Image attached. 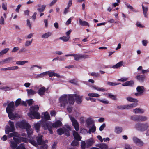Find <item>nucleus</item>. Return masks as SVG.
<instances>
[{
    "label": "nucleus",
    "instance_id": "1",
    "mask_svg": "<svg viewBox=\"0 0 149 149\" xmlns=\"http://www.w3.org/2000/svg\"><path fill=\"white\" fill-rule=\"evenodd\" d=\"M74 95H69L68 101V95H63L59 98L61 107H64L66 106L68 104V102L70 105H73L74 102Z\"/></svg>",
    "mask_w": 149,
    "mask_h": 149
},
{
    "label": "nucleus",
    "instance_id": "2",
    "mask_svg": "<svg viewBox=\"0 0 149 149\" xmlns=\"http://www.w3.org/2000/svg\"><path fill=\"white\" fill-rule=\"evenodd\" d=\"M61 122L60 121H56L54 123H52L51 122L45 121L43 122L42 124V127L45 130L48 129L51 134L53 133L52 130V127L57 128L61 125Z\"/></svg>",
    "mask_w": 149,
    "mask_h": 149
},
{
    "label": "nucleus",
    "instance_id": "3",
    "mask_svg": "<svg viewBox=\"0 0 149 149\" xmlns=\"http://www.w3.org/2000/svg\"><path fill=\"white\" fill-rule=\"evenodd\" d=\"M39 109V107L38 105L31 107L30 112L28 114V116L32 119H40V114L36 111L38 110Z\"/></svg>",
    "mask_w": 149,
    "mask_h": 149
},
{
    "label": "nucleus",
    "instance_id": "4",
    "mask_svg": "<svg viewBox=\"0 0 149 149\" xmlns=\"http://www.w3.org/2000/svg\"><path fill=\"white\" fill-rule=\"evenodd\" d=\"M14 140L17 143H19L21 142L27 143L29 142L33 145L36 146L37 143L36 141L33 140H28L26 138L19 136V137H13Z\"/></svg>",
    "mask_w": 149,
    "mask_h": 149
},
{
    "label": "nucleus",
    "instance_id": "5",
    "mask_svg": "<svg viewBox=\"0 0 149 149\" xmlns=\"http://www.w3.org/2000/svg\"><path fill=\"white\" fill-rule=\"evenodd\" d=\"M8 123L10 126H7L6 127L5 132L6 134H8L10 132H13L15 131V130L14 123L9 120Z\"/></svg>",
    "mask_w": 149,
    "mask_h": 149
},
{
    "label": "nucleus",
    "instance_id": "6",
    "mask_svg": "<svg viewBox=\"0 0 149 149\" xmlns=\"http://www.w3.org/2000/svg\"><path fill=\"white\" fill-rule=\"evenodd\" d=\"M15 125L17 128L18 127L21 129H26L29 125L25 121L22 120L17 122Z\"/></svg>",
    "mask_w": 149,
    "mask_h": 149
},
{
    "label": "nucleus",
    "instance_id": "7",
    "mask_svg": "<svg viewBox=\"0 0 149 149\" xmlns=\"http://www.w3.org/2000/svg\"><path fill=\"white\" fill-rule=\"evenodd\" d=\"M14 109V104L13 102L9 103L6 108V112L9 111H13Z\"/></svg>",
    "mask_w": 149,
    "mask_h": 149
},
{
    "label": "nucleus",
    "instance_id": "8",
    "mask_svg": "<svg viewBox=\"0 0 149 149\" xmlns=\"http://www.w3.org/2000/svg\"><path fill=\"white\" fill-rule=\"evenodd\" d=\"M82 97V96H80L78 94H75V102L77 104H81L83 101Z\"/></svg>",
    "mask_w": 149,
    "mask_h": 149
},
{
    "label": "nucleus",
    "instance_id": "9",
    "mask_svg": "<svg viewBox=\"0 0 149 149\" xmlns=\"http://www.w3.org/2000/svg\"><path fill=\"white\" fill-rule=\"evenodd\" d=\"M133 140L134 143L139 146H142L143 144V142L141 141L136 137H133Z\"/></svg>",
    "mask_w": 149,
    "mask_h": 149
},
{
    "label": "nucleus",
    "instance_id": "10",
    "mask_svg": "<svg viewBox=\"0 0 149 149\" xmlns=\"http://www.w3.org/2000/svg\"><path fill=\"white\" fill-rule=\"evenodd\" d=\"M42 137L43 136L40 134H38L36 137V140L37 142H36L37 144L39 145H41L42 142Z\"/></svg>",
    "mask_w": 149,
    "mask_h": 149
},
{
    "label": "nucleus",
    "instance_id": "11",
    "mask_svg": "<svg viewBox=\"0 0 149 149\" xmlns=\"http://www.w3.org/2000/svg\"><path fill=\"white\" fill-rule=\"evenodd\" d=\"M26 129L27 132L28 137L29 138H30L31 137V135L33 134V129L31 128V126L30 125H29L28 126V127H27Z\"/></svg>",
    "mask_w": 149,
    "mask_h": 149
},
{
    "label": "nucleus",
    "instance_id": "12",
    "mask_svg": "<svg viewBox=\"0 0 149 149\" xmlns=\"http://www.w3.org/2000/svg\"><path fill=\"white\" fill-rule=\"evenodd\" d=\"M46 121V120H43L42 121H39L38 123L34 125V127L36 130L37 132H38L40 127L41 124L42 125L43 122Z\"/></svg>",
    "mask_w": 149,
    "mask_h": 149
},
{
    "label": "nucleus",
    "instance_id": "13",
    "mask_svg": "<svg viewBox=\"0 0 149 149\" xmlns=\"http://www.w3.org/2000/svg\"><path fill=\"white\" fill-rule=\"evenodd\" d=\"M88 56L87 55H81L79 54L75 55V60H78L82 58L86 59L88 58Z\"/></svg>",
    "mask_w": 149,
    "mask_h": 149
},
{
    "label": "nucleus",
    "instance_id": "14",
    "mask_svg": "<svg viewBox=\"0 0 149 149\" xmlns=\"http://www.w3.org/2000/svg\"><path fill=\"white\" fill-rule=\"evenodd\" d=\"M13 58L11 57H8L0 61V64H4L6 63H9L13 59Z\"/></svg>",
    "mask_w": 149,
    "mask_h": 149
},
{
    "label": "nucleus",
    "instance_id": "15",
    "mask_svg": "<svg viewBox=\"0 0 149 149\" xmlns=\"http://www.w3.org/2000/svg\"><path fill=\"white\" fill-rule=\"evenodd\" d=\"M46 91L45 88L44 87H42L39 89L38 93L39 95L42 96L44 95Z\"/></svg>",
    "mask_w": 149,
    "mask_h": 149
},
{
    "label": "nucleus",
    "instance_id": "16",
    "mask_svg": "<svg viewBox=\"0 0 149 149\" xmlns=\"http://www.w3.org/2000/svg\"><path fill=\"white\" fill-rule=\"evenodd\" d=\"M13 111H9L7 112V113H8V116L9 118L12 120H14L16 118V114L13 113Z\"/></svg>",
    "mask_w": 149,
    "mask_h": 149
},
{
    "label": "nucleus",
    "instance_id": "17",
    "mask_svg": "<svg viewBox=\"0 0 149 149\" xmlns=\"http://www.w3.org/2000/svg\"><path fill=\"white\" fill-rule=\"evenodd\" d=\"M66 127L67 129H68L69 130H68L65 128L64 129V134H65L67 136H69L70 135L69 130L71 131V128L69 125H66Z\"/></svg>",
    "mask_w": 149,
    "mask_h": 149
},
{
    "label": "nucleus",
    "instance_id": "18",
    "mask_svg": "<svg viewBox=\"0 0 149 149\" xmlns=\"http://www.w3.org/2000/svg\"><path fill=\"white\" fill-rule=\"evenodd\" d=\"M138 104L136 103H132L130 105H125V109H130L136 107L137 105Z\"/></svg>",
    "mask_w": 149,
    "mask_h": 149
},
{
    "label": "nucleus",
    "instance_id": "19",
    "mask_svg": "<svg viewBox=\"0 0 149 149\" xmlns=\"http://www.w3.org/2000/svg\"><path fill=\"white\" fill-rule=\"evenodd\" d=\"M37 6L39 7L37 8V10L39 12H42L44 11L46 6L44 5L41 6L40 4H38V5Z\"/></svg>",
    "mask_w": 149,
    "mask_h": 149
},
{
    "label": "nucleus",
    "instance_id": "20",
    "mask_svg": "<svg viewBox=\"0 0 149 149\" xmlns=\"http://www.w3.org/2000/svg\"><path fill=\"white\" fill-rule=\"evenodd\" d=\"M133 112L136 114L142 113L144 112V111L139 108H137L134 109Z\"/></svg>",
    "mask_w": 149,
    "mask_h": 149
},
{
    "label": "nucleus",
    "instance_id": "21",
    "mask_svg": "<svg viewBox=\"0 0 149 149\" xmlns=\"http://www.w3.org/2000/svg\"><path fill=\"white\" fill-rule=\"evenodd\" d=\"M27 94L28 96L33 95L36 93V92L32 89H27Z\"/></svg>",
    "mask_w": 149,
    "mask_h": 149
},
{
    "label": "nucleus",
    "instance_id": "22",
    "mask_svg": "<svg viewBox=\"0 0 149 149\" xmlns=\"http://www.w3.org/2000/svg\"><path fill=\"white\" fill-rule=\"evenodd\" d=\"M136 90L139 93L142 94L144 91V88L142 86H138L136 88Z\"/></svg>",
    "mask_w": 149,
    "mask_h": 149
},
{
    "label": "nucleus",
    "instance_id": "23",
    "mask_svg": "<svg viewBox=\"0 0 149 149\" xmlns=\"http://www.w3.org/2000/svg\"><path fill=\"white\" fill-rule=\"evenodd\" d=\"M73 56V57H74V54H68L62 56H61L60 58H59V60L63 61H65L66 59L65 58V57H68V56Z\"/></svg>",
    "mask_w": 149,
    "mask_h": 149
},
{
    "label": "nucleus",
    "instance_id": "24",
    "mask_svg": "<svg viewBox=\"0 0 149 149\" xmlns=\"http://www.w3.org/2000/svg\"><path fill=\"white\" fill-rule=\"evenodd\" d=\"M86 123L87 124V127L89 128L91 125H93V121L91 118H88L86 121Z\"/></svg>",
    "mask_w": 149,
    "mask_h": 149
},
{
    "label": "nucleus",
    "instance_id": "25",
    "mask_svg": "<svg viewBox=\"0 0 149 149\" xmlns=\"http://www.w3.org/2000/svg\"><path fill=\"white\" fill-rule=\"evenodd\" d=\"M149 126L147 123L142 124L141 131H144L146 130L148 127Z\"/></svg>",
    "mask_w": 149,
    "mask_h": 149
},
{
    "label": "nucleus",
    "instance_id": "26",
    "mask_svg": "<svg viewBox=\"0 0 149 149\" xmlns=\"http://www.w3.org/2000/svg\"><path fill=\"white\" fill-rule=\"evenodd\" d=\"M20 135L17 132H13L10 134L8 135V137H16V138H17V137H19Z\"/></svg>",
    "mask_w": 149,
    "mask_h": 149
},
{
    "label": "nucleus",
    "instance_id": "27",
    "mask_svg": "<svg viewBox=\"0 0 149 149\" xmlns=\"http://www.w3.org/2000/svg\"><path fill=\"white\" fill-rule=\"evenodd\" d=\"M145 77L142 75H139L136 77V78L141 81H143L145 79Z\"/></svg>",
    "mask_w": 149,
    "mask_h": 149
},
{
    "label": "nucleus",
    "instance_id": "28",
    "mask_svg": "<svg viewBox=\"0 0 149 149\" xmlns=\"http://www.w3.org/2000/svg\"><path fill=\"white\" fill-rule=\"evenodd\" d=\"M52 35V33L50 32H48L43 34L42 36L41 37L42 38H47Z\"/></svg>",
    "mask_w": 149,
    "mask_h": 149
},
{
    "label": "nucleus",
    "instance_id": "29",
    "mask_svg": "<svg viewBox=\"0 0 149 149\" xmlns=\"http://www.w3.org/2000/svg\"><path fill=\"white\" fill-rule=\"evenodd\" d=\"M79 22L80 23V24L82 26H89V24L88 22H87L84 21H82L80 19H79Z\"/></svg>",
    "mask_w": 149,
    "mask_h": 149
},
{
    "label": "nucleus",
    "instance_id": "30",
    "mask_svg": "<svg viewBox=\"0 0 149 149\" xmlns=\"http://www.w3.org/2000/svg\"><path fill=\"white\" fill-rule=\"evenodd\" d=\"M134 82L133 81L131 80L129 81H127L123 84L122 85L123 86H130L133 84Z\"/></svg>",
    "mask_w": 149,
    "mask_h": 149
},
{
    "label": "nucleus",
    "instance_id": "31",
    "mask_svg": "<svg viewBox=\"0 0 149 149\" xmlns=\"http://www.w3.org/2000/svg\"><path fill=\"white\" fill-rule=\"evenodd\" d=\"M48 72H45L40 74H38L36 76V78H39L43 77L47 74Z\"/></svg>",
    "mask_w": 149,
    "mask_h": 149
},
{
    "label": "nucleus",
    "instance_id": "32",
    "mask_svg": "<svg viewBox=\"0 0 149 149\" xmlns=\"http://www.w3.org/2000/svg\"><path fill=\"white\" fill-rule=\"evenodd\" d=\"M123 65V62L122 61H121L118 63L117 64H116L115 65L113 66H112V68H118L122 66Z\"/></svg>",
    "mask_w": 149,
    "mask_h": 149
},
{
    "label": "nucleus",
    "instance_id": "33",
    "mask_svg": "<svg viewBox=\"0 0 149 149\" xmlns=\"http://www.w3.org/2000/svg\"><path fill=\"white\" fill-rule=\"evenodd\" d=\"M28 61H16V64L18 65H24L25 64L28 63Z\"/></svg>",
    "mask_w": 149,
    "mask_h": 149
},
{
    "label": "nucleus",
    "instance_id": "34",
    "mask_svg": "<svg viewBox=\"0 0 149 149\" xmlns=\"http://www.w3.org/2000/svg\"><path fill=\"white\" fill-rule=\"evenodd\" d=\"M126 99L128 101L130 102H138L137 99L129 97H126Z\"/></svg>",
    "mask_w": 149,
    "mask_h": 149
},
{
    "label": "nucleus",
    "instance_id": "35",
    "mask_svg": "<svg viewBox=\"0 0 149 149\" xmlns=\"http://www.w3.org/2000/svg\"><path fill=\"white\" fill-rule=\"evenodd\" d=\"M142 8L143 10V13L144 14V16L145 17H147V13L148 11V8L147 7H144L143 5H142Z\"/></svg>",
    "mask_w": 149,
    "mask_h": 149
},
{
    "label": "nucleus",
    "instance_id": "36",
    "mask_svg": "<svg viewBox=\"0 0 149 149\" xmlns=\"http://www.w3.org/2000/svg\"><path fill=\"white\" fill-rule=\"evenodd\" d=\"M148 119V118L145 116H139L138 121H144Z\"/></svg>",
    "mask_w": 149,
    "mask_h": 149
},
{
    "label": "nucleus",
    "instance_id": "37",
    "mask_svg": "<svg viewBox=\"0 0 149 149\" xmlns=\"http://www.w3.org/2000/svg\"><path fill=\"white\" fill-rule=\"evenodd\" d=\"M9 49V48H6L1 51L0 52V57L2 56L4 54L7 53Z\"/></svg>",
    "mask_w": 149,
    "mask_h": 149
},
{
    "label": "nucleus",
    "instance_id": "38",
    "mask_svg": "<svg viewBox=\"0 0 149 149\" xmlns=\"http://www.w3.org/2000/svg\"><path fill=\"white\" fill-rule=\"evenodd\" d=\"M122 129L121 127H116L115 128V132L117 134H119L122 132Z\"/></svg>",
    "mask_w": 149,
    "mask_h": 149
},
{
    "label": "nucleus",
    "instance_id": "39",
    "mask_svg": "<svg viewBox=\"0 0 149 149\" xmlns=\"http://www.w3.org/2000/svg\"><path fill=\"white\" fill-rule=\"evenodd\" d=\"M98 147L101 149H108V146L104 144H102L100 145Z\"/></svg>",
    "mask_w": 149,
    "mask_h": 149
},
{
    "label": "nucleus",
    "instance_id": "40",
    "mask_svg": "<svg viewBox=\"0 0 149 149\" xmlns=\"http://www.w3.org/2000/svg\"><path fill=\"white\" fill-rule=\"evenodd\" d=\"M69 38L70 36H64L63 37H60L59 39H60L63 40V41L64 42H67L69 40Z\"/></svg>",
    "mask_w": 149,
    "mask_h": 149
},
{
    "label": "nucleus",
    "instance_id": "41",
    "mask_svg": "<svg viewBox=\"0 0 149 149\" xmlns=\"http://www.w3.org/2000/svg\"><path fill=\"white\" fill-rule=\"evenodd\" d=\"M81 138L79 134L77 132H75V140L80 141Z\"/></svg>",
    "mask_w": 149,
    "mask_h": 149
},
{
    "label": "nucleus",
    "instance_id": "42",
    "mask_svg": "<svg viewBox=\"0 0 149 149\" xmlns=\"http://www.w3.org/2000/svg\"><path fill=\"white\" fill-rule=\"evenodd\" d=\"M96 130V127L94 125H93L91 128H90L88 132L91 134V132H94Z\"/></svg>",
    "mask_w": 149,
    "mask_h": 149
},
{
    "label": "nucleus",
    "instance_id": "43",
    "mask_svg": "<svg viewBox=\"0 0 149 149\" xmlns=\"http://www.w3.org/2000/svg\"><path fill=\"white\" fill-rule=\"evenodd\" d=\"M88 95L90 97H98L100 96V95L97 93H90L88 94Z\"/></svg>",
    "mask_w": 149,
    "mask_h": 149
},
{
    "label": "nucleus",
    "instance_id": "44",
    "mask_svg": "<svg viewBox=\"0 0 149 149\" xmlns=\"http://www.w3.org/2000/svg\"><path fill=\"white\" fill-rule=\"evenodd\" d=\"M35 67H37L40 69H41L42 68L41 66H38L36 65H31L30 68V70H34V68Z\"/></svg>",
    "mask_w": 149,
    "mask_h": 149
},
{
    "label": "nucleus",
    "instance_id": "45",
    "mask_svg": "<svg viewBox=\"0 0 149 149\" xmlns=\"http://www.w3.org/2000/svg\"><path fill=\"white\" fill-rule=\"evenodd\" d=\"M108 96L109 98H110L111 99L114 100H117V96L116 95L109 93L108 94Z\"/></svg>",
    "mask_w": 149,
    "mask_h": 149
},
{
    "label": "nucleus",
    "instance_id": "46",
    "mask_svg": "<svg viewBox=\"0 0 149 149\" xmlns=\"http://www.w3.org/2000/svg\"><path fill=\"white\" fill-rule=\"evenodd\" d=\"M79 130V125L77 121L75 120V130L78 131Z\"/></svg>",
    "mask_w": 149,
    "mask_h": 149
},
{
    "label": "nucleus",
    "instance_id": "47",
    "mask_svg": "<svg viewBox=\"0 0 149 149\" xmlns=\"http://www.w3.org/2000/svg\"><path fill=\"white\" fill-rule=\"evenodd\" d=\"M45 118L46 119L45 120H49L50 119V116L49 114L47 112H45L44 113Z\"/></svg>",
    "mask_w": 149,
    "mask_h": 149
},
{
    "label": "nucleus",
    "instance_id": "48",
    "mask_svg": "<svg viewBox=\"0 0 149 149\" xmlns=\"http://www.w3.org/2000/svg\"><path fill=\"white\" fill-rule=\"evenodd\" d=\"M33 40H31L29 41H26L24 44L25 47H28L30 45L32 42Z\"/></svg>",
    "mask_w": 149,
    "mask_h": 149
},
{
    "label": "nucleus",
    "instance_id": "49",
    "mask_svg": "<svg viewBox=\"0 0 149 149\" xmlns=\"http://www.w3.org/2000/svg\"><path fill=\"white\" fill-rule=\"evenodd\" d=\"M64 129H63L62 128H60L57 130V133L60 135H61L63 134H64Z\"/></svg>",
    "mask_w": 149,
    "mask_h": 149
},
{
    "label": "nucleus",
    "instance_id": "50",
    "mask_svg": "<svg viewBox=\"0 0 149 149\" xmlns=\"http://www.w3.org/2000/svg\"><path fill=\"white\" fill-rule=\"evenodd\" d=\"M9 70H17L19 68V67L17 66H13L12 67H8Z\"/></svg>",
    "mask_w": 149,
    "mask_h": 149
},
{
    "label": "nucleus",
    "instance_id": "51",
    "mask_svg": "<svg viewBox=\"0 0 149 149\" xmlns=\"http://www.w3.org/2000/svg\"><path fill=\"white\" fill-rule=\"evenodd\" d=\"M98 100L100 102L106 104H108L109 103V101L105 99H98Z\"/></svg>",
    "mask_w": 149,
    "mask_h": 149
},
{
    "label": "nucleus",
    "instance_id": "52",
    "mask_svg": "<svg viewBox=\"0 0 149 149\" xmlns=\"http://www.w3.org/2000/svg\"><path fill=\"white\" fill-rule=\"evenodd\" d=\"M120 84V83H113V82H107V84L109 85L110 86H116V85H118V84Z\"/></svg>",
    "mask_w": 149,
    "mask_h": 149
},
{
    "label": "nucleus",
    "instance_id": "53",
    "mask_svg": "<svg viewBox=\"0 0 149 149\" xmlns=\"http://www.w3.org/2000/svg\"><path fill=\"white\" fill-rule=\"evenodd\" d=\"M142 124L137 123L135 125V128L141 131Z\"/></svg>",
    "mask_w": 149,
    "mask_h": 149
},
{
    "label": "nucleus",
    "instance_id": "54",
    "mask_svg": "<svg viewBox=\"0 0 149 149\" xmlns=\"http://www.w3.org/2000/svg\"><path fill=\"white\" fill-rule=\"evenodd\" d=\"M86 143L84 141H82L81 142V146L82 149H85L86 148Z\"/></svg>",
    "mask_w": 149,
    "mask_h": 149
},
{
    "label": "nucleus",
    "instance_id": "55",
    "mask_svg": "<svg viewBox=\"0 0 149 149\" xmlns=\"http://www.w3.org/2000/svg\"><path fill=\"white\" fill-rule=\"evenodd\" d=\"M93 141L92 139H90L87 141V144L88 146H91L93 143Z\"/></svg>",
    "mask_w": 149,
    "mask_h": 149
},
{
    "label": "nucleus",
    "instance_id": "56",
    "mask_svg": "<svg viewBox=\"0 0 149 149\" xmlns=\"http://www.w3.org/2000/svg\"><path fill=\"white\" fill-rule=\"evenodd\" d=\"M125 4L128 8L131 10L133 11L136 12V11H135L133 7L130 4H128V3H126Z\"/></svg>",
    "mask_w": 149,
    "mask_h": 149
},
{
    "label": "nucleus",
    "instance_id": "57",
    "mask_svg": "<svg viewBox=\"0 0 149 149\" xmlns=\"http://www.w3.org/2000/svg\"><path fill=\"white\" fill-rule=\"evenodd\" d=\"M21 102V99H17L15 102V105L16 106H18Z\"/></svg>",
    "mask_w": 149,
    "mask_h": 149
},
{
    "label": "nucleus",
    "instance_id": "58",
    "mask_svg": "<svg viewBox=\"0 0 149 149\" xmlns=\"http://www.w3.org/2000/svg\"><path fill=\"white\" fill-rule=\"evenodd\" d=\"M69 117L72 122V125L74 127V118L70 115H69Z\"/></svg>",
    "mask_w": 149,
    "mask_h": 149
},
{
    "label": "nucleus",
    "instance_id": "59",
    "mask_svg": "<svg viewBox=\"0 0 149 149\" xmlns=\"http://www.w3.org/2000/svg\"><path fill=\"white\" fill-rule=\"evenodd\" d=\"M139 116H132L131 117V119L134 120L138 121Z\"/></svg>",
    "mask_w": 149,
    "mask_h": 149
},
{
    "label": "nucleus",
    "instance_id": "60",
    "mask_svg": "<svg viewBox=\"0 0 149 149\" xmlns=\"http://www.w3.org/2000/svg\"><path fill=\"white\" fill-rule=\"evenodd\" d=\"M127 78L123 77L120 79H118V81L121 82H124L128 80Z\"/></svg>",
    "mask_w": 149,
    "mask_h": 149
},
{
    "label": "nucleus",
    "instance_id": "61",
    "mask_svg": "<svg viewBox=\"0 0 149 149\" xmlns=\"http://www.w3.org/2000/svg\"><path fill=\"white\" fill-rule=\"evenodd\" d=\"M91 75L93 76H95L96 77H98L100 76L99 74L98 73L93 72L91 74Z\"/></svg>",
    "mask_w": 149,
    "mask_h": 149
},
{
    "label": "nucleus",
    "instance_id": "62",
    "mask_svg": "<svg viewBox=\"0 0 149 149\" xmlns=\"http://www.w3.org/2000/svg\"><path fill=\"white\" fill-rule=\"evenodd\" d=\"M4 19L2 16H1L0 19V24L1 25H3L4 24Z\"/></svg>",
    "mask_w": 149,
    "mask_h": 149
},
{
    "label": "nucleus",
    "instance_id": "63",
    "mask_svg": "<svg viewBox=\"0 0 149 149\" xmlns=\"http://www.w3.org/2000/svg\"><path fill=\"white\" fill-rule=\"evenodd\" d=\"M106 125L104 123L100 127L99 130L100 131H102L104 129Z\"/></svg>",
    "mask_w": 149,
    "mask_h": 149
},
{
    "label": "nucleus",
    "instance_id": "64",
    "mask_svg": "<svg viewBox=\"0 0 149 149\" xmlns=\"http://www.w3.org/2000/svg\"><path fill=\"white\" fill-rule=\"evenodd\" d=\"M33 100L32 99H30L27 100V102L28 103L29 105L30 106L33 104Z\"/></svg>",
    "mask_w": 149,
    "mask_h": 149
}]
</instances>
